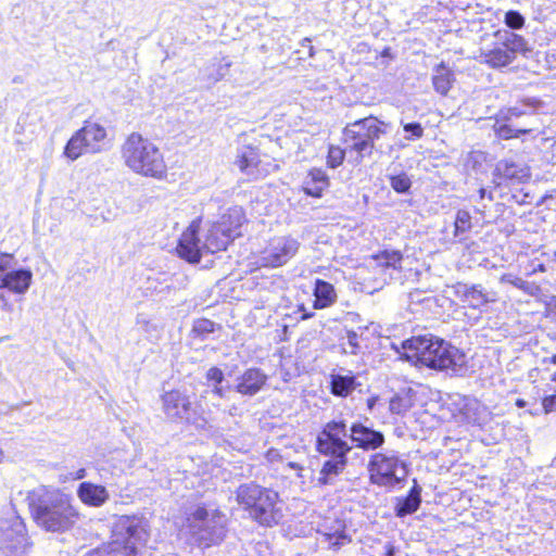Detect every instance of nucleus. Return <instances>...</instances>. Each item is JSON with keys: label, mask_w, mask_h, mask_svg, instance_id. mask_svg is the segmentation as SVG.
<instances>
[{"label": "nucleus", "mask_w": 556, "mask_h": 556, "mask_svg": "<svg viewBox=\"0 0 556 556\" xmlns=\"http://www.w3.org/2000/svg\"><path fill=\"white\" fill-rule=\"evenodd\" d=\"M384 442L383 432L361 421L352 422L351 426L344 419L326 422L316 437V451L328 457L319 471V484H331L345 470L348 455L353 447L366 452L377 451Z\"/></svg>", "instance_id": "nucleus-1"}, {"label": "nucleus", "mask_w": 556, "mask_h": 556, "mask_svg": "<svg viewBox=\"0 0 556 556\" xmlns=\"http://www.w3.org/2000/svg\"><path fill=\"white\" fill-rule=\"evenodd\" d=\"M26 500L35 523L47 532L64 533L79 519L71 495L59 489L41 485L30 491Z\"/></svg>", "instance_id": "nucleus-2"}, {"label": "nucleus", "mask_w": 556, "mask_h": 556, "mask_svg": "<svg viewBox=\"0 0 556 556\" xmlns=\"http://www.w3.org/2000/svg\"><path fill=\"white\" fill-rule=\"evenodd\" d=\"M403 357L417 366L459 375L466 368V355L450 342L432 334L412 337L402 342Z\"/></svg>", "instance_id": "nucleus-3"}, {"label": "nucleus", "mask_w": 556, "mask_h": 556, "mask_svg": "<svg viewBox=\"0 0 556 556\" xmlns=\"http://www.w3.org/2000/svg\"><path fill=\"white\" fill-rule=\"evenodd\" d=\"M148 538V525L143 518L122 516L114 523L111 540L85 556H135Z\"/></svg>", "instance_id": "nucleus-4"}, {"label": "nucleus", "mask_w": 556, "mask_h": 556, "mask_svg": "<svg viewBox=\"0 0 556 556\" xmlns=\"http://www.w3.org/2000/svg\"><path fill=\"white\" fill-rule=\"evenodd\" d=\"M236 498L249 517L264 527L278 525L282 519L279 495L271 489L249 482L239 485Z\"/></svg>", "instance_id": "nucleus-5"}, {"label": "nucleus", "mask_w": 556, "mask_h": 556, "mask_svg": "<svg viewBox=\"0 0 556 556\" xmlns=\"http://www.w3.org/2000/svg\"><path fill=\"white\" fill-rule=\"evenodd\" d=\"M122 157L137 174L161 178L166 165L159 148L138 132L130 134L122 146Z\"/></svg>", "instance_id": "nucleus-6"}, {"label": "nucleus", "mask_w": 556, "mask_h": 556, "mask_svg": "<svg viewBox=\"0 0 556 556\" xmlns=\"http://www.w3.org/2000/svg\"><path fill=\"white\" fill-rule=\"evenodd\" d=\"M188 526L195 543L207 548L224 541L227 517L217 508L198 506L188 517Z\"/></svg>", "instance_id": "nucleus-7"}, {"label": "nucleus", "mask_w": 556, "mask_h": 556, "mask_svg": "<svg viewBox=\"0 0 556 556\" xmlns=\"http://www.w3.org/2000/svg\"><path fill=\"white\" fill-rule=\"evenodd\" d=\"M386 123L374 116H368L351 124L343 130L346 150L357 154L356 160L370 156L375 148V141L386 134Z\"/></svg>", "instance_id": "nucleus-8"}, {"label": "nucleus", "mask_w": 556, "mask_h": 556, "mask_svg": "<svg viewBox=\"0 0 556 556\" xmlns=\"http://www.w3.org/2000/svg\"><path fill=\"white\" fill-rule=\"evenodd\" d=\"M367 471L372 484L388 489L401 484L408 473L405 460L401 459L395 451L371 454L367 464Z\"/></svg>", "instance_id": "nucleus-9"}, {"label": "nucleus", "mask_w": 556, "mask_h": 556, "mask_svg": "<svg viewBox=\"0 0 556 556\" xmlns=\"http://www.w3.org/2000/svg\"><path fill=\"white\" fill-rule=\"evenodd\" d=\"M496 42L490 49L481 50L480 58L483 63L492 68H502L510 65L518 53L526 54L529 51L526 39L508 30L495 33Z\"/></svg>", "instance_id": "nucleus-10"}, {"label": "nucleus", "mask_w": 556, "mask_h": 556, "mask_svg": "<svg viewBox=\"0 0 556 556\" xmlns=\"http://www.w3.org/2000/svg\"><path fill=\"white\" fill-rule=\"evenodd\" d=\"M106 129L97 123L86 122L67 141L64 155L71 161L83 154H96L110 148Z\"/></svg>", "instance_id": "nucleus-11"}, {"label": "nucleus", "mask_w": 556, "mask_h": 556, "mask_svg": "<svg viewBox=\"0 0 556 556\" xmlns=\"http://www.w3.org/2000/svg\"><path fill=\"white\" fill-rule=\"evenodd\" d=\"M29 547L26 527L21 517L11 514L0 519V551L4 556H22Z\"/></svg>", "instance_id": "nucleus-12"}, {"label": "nucleus", "mask_w": 556, "mask_h": 556, "mask_svg": "<svg viewBox=\"0 0 556 556\" xmlns=\"http://www.w3.org/2000/svg\"><path fill=\"white\" fill-rule=\"evenodd\" d=\"M162 404L163 412L169 419L192 424L197 428H204L206 420L193 416L192 403L187 391L175 389L165 392L162 395Z\"/></svg>", "instance_id": "nucleus-13"}, {"label": "nucleus", "mask_w": 556, "mask_h": 556, "mask_svg": "<svg viewBox=\"0 0 556 556\" xmlns=\"http://www.w3.org/2000/svg\"><path fill=\"white\" fill-rule=\"evenodd\" d=\"M299 248L300 242L290 236L274 237L262 251L258 262L264 267L283 266L294 257Z\"/></svg>", "instance_id": "nucleus-14"}, {"label": "nucleus", "mask_w": 556, "mask_h": 556, "mask_svg": "<svg viewBox=\"0 0 556 556\" xmlns=\"http://www.w3.org/2000/svg\"><path fill=\"white\" fill-rule=\"evenodd\" d=\"M200 220H193L181 233L178 244V255L189 263H199L203 252H206L204 240L199 235Z\"/></svg>", "instance_id": "nucleus-15"}, {"label": "nucleus", "mask_w": 556, "mask_h": 556, "mask_svg": "<svg viewBox=\"0 0 556 556\" xmlns=\"http://www.w3.org/2000/svg\"><path fill=\"white\" fill-rule=\"evenodd\" d=\"M236 165L241 173L254 180L269 174L273 166L270 162L261 160L258 151L252 147H243L238 150Z\"/></svg>", "instance_id": "nucleus-16"}, {"label": "nucleus", "mask_w": 556, "mask_h": 556, "mask_svg": "<svg viewBox=\"0 0 556 556\" xmlns=\"http://www.w3.org/2000/svg\"><path fill=\"white\" fill-rule=\"evenodd\" d=\"M454 293L471 308H480L492 301L489 292L481 285L458 282L454 286Z\"/></svg>", "instance_id": "nucleus-17"}, {"label": "nucleus", "mask_w": 556, "mask_h": 556, "mask_svg": "<svg viewBox=\"0 0 556 556\" xmlns=\"http://www.w3.org/2000/svg\"><path fill=\"white\" fill-rule=\"evenodd\" d=\"M266 381L267 376L260 368H249L237 379L235 390L242 395L253 396Z\"/></svg>", "instance_id": "nucleus-18"}, {"label": "nucleus", "mask_w": 556, "mask_h": 556, "mask_svg": "<svg viewBox=\"0 0 556 556\" xmlns=\"http://www.w3.org/2000/svg\"><path fill=\"white\" fill-rule=\"evenodd\" d=\"M494 176L515 185L525 182L530 177V173L529 168L522 164L503 160L496 164Z\"/></svg>", "instance_id": "nucleus-19"}, {"label": "nucleus", "mask_w": 556, "mask_h": 556, "mask_svg": "<svg viewBox=\"0 0 556 556\" xmlns=\"http://www.w3.org/2000/svg\"><path fill=\"white\" fill-rule=\"evenodd\" d=\"M78 498L86 505L100 507L109 500V492L103 485L91 482H81L77 489Z\"/></svg>", "instance_id": "nucleus-20"}, {"label": "nucleus", "mask_w": 556, "mask_h": 556, "mask_svg": "<svg viewBox=\"0 0 556 556\" xmlns=\"http://www.w3.org/2000/svg\"><path fill=\"white\" fill-rule=\"evenodd\" d=\"M33 273L27 268L9 269L2 289L17 294H24L30 287Z\"/></svg>", "instance_id": "nucleus-21"}, {"label": "nucleus", "mask_w": 556, "mask_h": 556, "mask_svg": "<svg viewBox=\"0 0 556 556\" xmlns=\"http://www.w3.org/2000/svg\"><path fill=\"white\" fill-rule=\"evenodd\" d=\"M421 486L417 483V480L414 479V485L410 488L408 494L405 497H396L394 507L395 516L403 518L417 511L421 504Z\"/></svg>", "instance_id": "nucleus-22"}, {"label": "nucleus", "mask_w": 556, "mask_h": 556, "mask_svg": "<svg viewBox=\"0 0 556 556\" xmlns=\"http://www.w3.org/2000/svg\"><path fill=\"white\" fill-rule=\"evenodd\" d=\"M245 222L243 210L239 206L230 207L223 214L216 223L224 228L226 235H230V240L241 236L240 228Z\"/></svg>", "instance_id": "nucleus-23"}, {"label": "nucleus", "mask_w": 556, "mask_h": 556, "mask_svg": "<svg viewBox=\"0 0 556 556\" xmlns=\"http://www.w3.org/2000/svg\"><path fill=\"white\" fill-rule=\"evenodd\" d=\"M225 231L217 223H213L207 228L204 239L207 253H216L227 249L231 240L230 235H226Z\"/></svg>", "instance_id": "nucleus-24"}, {"label": "nucleus", "mask_w": 556, "mask_h": 556, "mask_svg": "<svg viewBox=\"0 0 556 556\" xmlns=\"http://www.w3.org/2000/svg\"><path fill=\"white\" fill-rule=\"evenodd\" d=\"M329 186L327 174L320 168H313L308 172L304 182L303 190L307 195L320 198L323 191Z\"/></svg>", "instance_id": "nucleus-25"}, {"label": "nucleus", "mask_w": 556, "mask_h": 556, "mask_svg": "<svg viewBox=\"0 0 556 556\" xmlns=\"http://www.w3.org/2000/svg\"><path fill=\"white\" fill-rule=\"evenodd\" d=\"M315 309H323L331 306L337 301V293L333 286L325 280L317 279L314 287Z\"/></svg>", "instance_id": "nucleus-26"}, {"label": "nucleus", "mask_w": 556, "mask_h": 556, "mask_svg": "<svg viewBox=\"0 0 556 556\" xmlns=\"http://www.w3.org/2000/svg\"><path fill=\"white\" fill-rule=\"evenodd\" d=\"M462 413L468 424L482 427L490 419V413L486 407L479 403L477 400H467Z\"/></svg>", "instance_id": "nucleus-27"}, {"label": "nucleus", "mask_w": 556, "mask_h": 556, "mask_svg": "<svg viewBox=\"0 0 556 556\" xmlns=\"http://www.w3.org/2000/svg\"><path fill=\"white\" fill-rule=\"evenodd\" d=\"M357 387L353 375L333 374L330 377V391L340 397L349 396Z\"/></svg>", "instance_id": "nucleus-28"}, {"label": "nucleus", "mask_w": 556, "mask_h": 556, "mask_svg": "<svg viewBox=\"0 0 556 556\" xmlns=\"http://www.w3.org/2000/svg\"><path fill=\"white\" fill-rule=\"evenodd\" d=\"M455 77L452 70L446 67L443 63L434 68L432 75V85L434 90L441 96H446L450 91Z\"/></svg>", "instance_id": "nucleus-29"}, {"label": "nucleus", "mask_w": 556, "mask_h": 556, "mask_svg": "<svg viewBox=\"0 0 556 556\" xmlns=\"http://www.w3.org/2000/svg\"><path fill=\"white\" fill-rule=\"evenodd\" d=\"M231 63L226 59L213 61L203 72V77L208 84H215L229 73Z\"/></svg>", "instance_id": "nucleus-30"}, {"label": "nucleus", "mask_w": 556, "mask_h": 556, "mask_svg": "<svg viewBox=\"0 0 556 556\" xmlns=\"http://www.w3.org/2000/svg\"><path fill=\"white\" fill-rule=\"evenodd\" d=\"M403 255L400 251L384 250L376 255H372V261L376 267L401 269Z\"/></svg>", "instance_id": "nucleus-31"}, {"label": "nucleus", "mask_w": 556, "mask_h": 556, "mask_svg": "<svg viewBox=\"0 0 556 556\" xmlns=\"http://www.w3.org/2000/svg\"><path fill=\"white\" fill-rule=\"evenodd\" d=\"M522 103L523 106L529 108V111L520 106H514L509 108L506 112H501L498 116H501L503 122H511L513 118L534 112L542 104V102L535 98H527Z\"/></svg>", "instance_id": "nucleus-32"}, {"label": "nucleus", "mask_w": 556, "mask_h": 556, "mask_svg": "<svg viewBox=\"0 0 556 556\" xmlns=\"http://www.w3.org/2000/svg\"><path fill=\"white\" fill-rule=\"evenodd\" d=\"M509 123L510 122H503L501 116L497 117L496 123L494 124V131L498 138L508 140L511 138H518L520 135L531 132V128L515 129Z\"/></svg>", "instance_id": "nucleus-33"}, {"label": "nucleus", "mask_w": 556, "mask_h": 556, "mask_svg": "<svg viewBox=\"0 0 556 556\" xmlns=\"http://www.w3.org/2000/svg\"><path fill=\"white\" fill-rule=\"evenodd\" d=\"M471 227L472 224L470 213L465 210L457 211L454 222V238L458 239V241H463V236L468 232Z\"/></svg>", "instance_id": "nucleus-34"}, {"label": "nucleus", "mask_w": 556, "mask_h": 556, "mask_svg": "<svg viewBox=\"0 0 556 556\" xmlns=\"http://www.w3.org/2000/svg\"><path fill=\"white\" fill-rule=\"evenodd\" d=\"M413 406V399L409 392L396 393L389 404V409L392 414L403 415L408 412Z\"/></svg>", "instance_id": "nucleus-35"}, {"label": "nucleus", "mask_w": 556, "mask_h": 556, "mask_svg": "<svg viewBox=\"0 0 556 556\" xmlns=\"http://www.w3.org/2000/svg\"><path fill=\"white\" fill-rule=\"evenodd\" d=\"M507 281L528 295L538 298L542 293L541 287L535 282H530L519 277L507 278Z\"/></svg>", "instance_id": "nucleus-36"}, {"label": "nucleus", "mask_w": 556, "mask_h": 556, "mask_svg": "<svg viewBox=\"0 0 556 556\" xmlns=\"http://www.w3.org/2000/svg\"><path fill=\"white\" fill-rule=\"evenodd\" d=\"M390 186L397 193H406L412 187V181L407 174L401 173L389 177Z\"/></svg>", "instance_id": "nucleus-37"}, {"label": "nucleus", "mask_w": 556, "mask_h": 556, "mask_svg": "<svg viewBox=\"0 0 556 556\" xmlns=\"http://www.w3.org/2000/svg\"><path fill=\"white\" fill-rule=\"evenodd\" d=\"M215 330V323L206 319L201 318L194 321L192 331L195 336L204 338L208 333H212Z\"/></svg>", "instance_id": "nucleus-38"}, {"label": "nucleus", "mask_w": 556, "mask_h": 556, "mask_svg": "<svg viewBox=\"0 0 556 556\" xmlns=\"http://www.w3.org/2000/svg\"><path fill=\"white\" fill-rule=\"evenodd\" d=\"M525 17L518 11L510 10L506 12L504 23L510 29H521L525 26Z\"/></svg>", "instance_id": "nucleus-39"}, {"label": "nucleus", "mask_w": 556, "mask_h": 556, "mask_svg": "<svg viewBox=\"0 0 556 556\" xmlns=\"http://www.w3.org/2000/svg\"><path fill=\"white\" fill-rule=\"evenodd\" d=\"M346 151H348L346 149L343 150L340 147L331 146L328 151L327 164L331 168H337L338 166H340L343 163Z\"/></svg>", "instance_id": "nucleus-40"}, {"label": "nucleus", "mask_w": 556, "mask_h": 556, "mask_svg": "<svg viewBox=\"0 0 556 556\" xmlns=\"http://www.w3.org/2000/svg\"><path fill=\"white\" fill-rule=\"evenodd\" d=\"M327 540L332 547L339 549L345 544L351 542V538L345 533L344 530H336L332 533H327Z\"/></svg>", "instance_id": "nucleus-41"}, {"label": "nucleus", "mask_w": 556, "mask_h": 556, "mask_svg": "<svg viewBox=\"0 0 556 556\" xmlns=\"http://www.w3.org/2000/svg\"><path fill=\"white\" fill-rule=\"evenodd\" d=\"M403 129L407 134L405 139L409 141L420 139L424 136L422 126L416 122L403 124Z\"/></svg>", "instance_id": "nucleus-42"}, {"label": "nucleus", "mask_w": 556, "mask_h": 556, "mask_svg": "<svg viewBox=\"0 0 556 556\" xmlns=\"http://www.w3.org/2000/svg\"><path fill=\"white\" fill-rule=\"evenodd\" d=\"M205 378L207 380L208 386L213 387L216 384H222L224 382L225 374L220 368L213 366L206 370Z\"/></svg>", "instance_id": "nucleus-43"}, {"label": "nucleus", "mask_w": 556, "mask_h": 556, "mask_svg": "<svg viewBox=\"0 0 556 556\" xmlns=\"http://www.w3.org/2000/svg\"><path fill=\"white\" fill-rule=\"evenodd\" d=\"M12 260L13 257L9 254L0 256V289H2L8 270L12 268Z\"/></svg>", "instance_id": "nucleus-44"}, {"label": "nucleus", "mask_w": 556, "mask_h": 556, "mask_svg": "<svg viewBox=\"0 0 556 556\" xmlns=\"http://www.w3.org/2000/svg\"><path fill=\"white\" fill-rule=\"evenodd\" d=\"M346 340H348L349 350L345 349V352L353 354V355L357 354L358 351L361 350V345L358 342V334L353 330H349L346 332Z\"/></svg>", "instance_id": "nucleus-45"}, {"label": "nucleus", "mask_w": 556, "mask_h": 556, "mask_svg": "<svg viewBox=\"0 0 556 556\" xmlns=\"http://www.w3.org/2000/svg\"><path fill=\"white\" fill-rule=\"evenodd\" d=\"M542 405L545 413L556 412V394L545 396Z\"/></svg>", "instance_id": "nucleus-46"}, {"label": "nucleus", "mask_w": 556, "mask_h": 556, "mask_svg": "<svg viewBox=\"0 0 556 556\" xmlns=\"http://www.w3.org/2000/svg\"><path fill=\"white\" fill-rule=\"evenodd\" d=\"M229 389H230L229 386L224 387L223 383H222V384L213 386L211 392H212L213 395H215V396H217L219 399H223V397L226 396V392Z\"/></svg>", "instance_id": "nucleus-47"}, {"label": "nucleus", "mask_w": 556, "mask_h": 556, "mask_svg": "<svg viewBox=\"0 0 556 556\" xmlns=\"http://www.w3.org/2000/svg\"><path fill=\"white\" fill-rule=\"evenodd\" d=\"M299 311L303 313L301 316L302 320L308 319L314 315V313H307L303 304L299 306Z\"/></svg>", "instance_id": "nucleus-48"}, {"label": "nucleus", "mask_w": 556, "mask_h": 556, "mask_svg": "<svg viewBox=\"0 0 556 556\" xmlns=\"http://www.w3.org/2000/svg\"><path fill=\"white\" fill-rule=\"evenodd\" d=\"M279 456H280V455H279V452H278L277 450L271 448V450H269V451L267 452V458H268L269 460H271V462H273V460H276L277 458H279Z\"/></svg>", "instance_id": "nucleus-49"}, {"label": "nucleus", "mask_w": 556, "mask_h": 556, "mask_svg": "<svg viewBox=\"0 0 556 556\" xmlns=\"http://www.w3.org/2000/svg\"><path fill=\"white\" fill-rule=\"evenodd\" d=\"M377 401H378V399H377V397H369V399L367 400V407H368V409H370V410H371V409L375 407V405H376Z\"/></svg>", "instance_id": "nucleus-50"}, {"label": "nucleus", "mask_w": 556, "mask_h": 556, "mask_svg": "<svg viewBox=\"0 0 556 556\" xmlns=\"http://www.w3.org/2000/svg\"><path fill=\"white\" fill-rule=\"evenodd\" d=\"M85 476H86V470L79 469L76 473V479H83V478H85Z\"/></svg>", "instance_id": "nucleus-51"}, {"label": "nucleus", "mask_w": 556, "mask_h": 556, "mask_svg": "<svg viewBox=\"0 0 556 556\" xmlns=\"http://www.w3.org/2000/svg\"><path fill=\"white\" fill-rule=\"evenodd\" d=\"M545 270H546L545 265L539 264L538 267L533 271L544 273Z\"/></svg>", "instance_id": "nucleus-52"}, {"label": "nucleus", "mask_w": 556, "mask_h": 556, "mask_svg": "<svg viewBox=\"0 0 556 556\" xmlns=\"http://www.w3.org/2000/svg\"><path fill=\"white\" fill-rule=\"evenodd\" d=\"M479 195H480V199H483L484 197H486V190L484 188H480Z\"/></svg>", "instance_id": "nucleus-53"}, {"label": "nucleus", "mask_w": 556, "mask_h": 556, "mask_svg": "<svg viewBox=\"0 0 556 556\" xmlns=\"http://www.w3.org/2000/svg\"><path fill=\"white\" fill-rule=\"evenodd\" d=\"M289 466L293 469H302V467L298 463H289Z\"/></svg>", "instance_id": "nucleus-54"}, {"label": "nucleus", "mask_w": 556, "mask_h": 556, "mask_svg": "<svg viewBox=\"0 0 556 556\" xmlns=\"http://www.w3.org/2000/svg\"><path fill=\"white\" fill-rule=\"evenodd\" d=\"M551 364L556 365V353L548 361Z\"/></svg>", "instance_id": "nucleus-55"}, {"label": "nucleus", "mask_w": 556, "mask_h": 556, "mask_svg": "<svg viewBox=\"0 0 556 556\" xmlns=\"http://www.w3.org/2000/svg\"><path fill=\"white\" fill-rule=\"evenodd\" d=\"M3 459H4V452H3L2 447L0 446V463H2Z\"/></svg>", "instance_id": "nucleus-56"}, {"label": "nucleus", "mask_w": 556, "mask_h": 556, "mask_svg": "<svg viewBox=\"0 0 556 556\" xmlns=\"http://www.w3.org/2000/svg\"><path fill=\"white\" fill-rule=\"evenodd\" d=\"M516 404L519 407H523L525 406V401L523 400H518Z\"/></svg>", "instance_id": "nucleus-57"}, {"label": "nucleus", "mask_w": 556, "mask_h": 556, "mask_svg": "<svg viewBox=\"0 0 556 556\" xmlns=\"http://www.w3.org/2000/svg\"><path fill=\"white\" fill-rule=\"evenodd\" d=\"M309 42H311V40L308 38H305V39H303L302 46L305 47Z\"/></svg>", "instance_id": "nucleus-58"}, {"label": "nucleus", "mask_w": 556, "mask_h": 556, "mask_svg": "<svg viewBox=\"0 0 556 556\" xmlns=\"http://www.w3.org/2000/svg\"><path fill=\"white\" fill-rule=\"evenodd\" d=\"M388 556H393V548L391 547L388 553H387Z\"/></svg>", "instance_id": "nucleus-59"}, {"label": "nucleus", "mask_w": 556, "mask_h": 556, "mask_svg": "<svg viewBox=\"0 0 556 556\" xmlns=\"http://www.w3.org/2000/svg\"><path fill=\"white\" fill-rule=\"evenodd\" d=\"M309 55L313 56L314 55V50H313V47L309 46Z\"/></svg>", "instance_id": "nucleus-60"}, {"label": "nucleus", "mask_w": 556, "mask_h": 556, "mask_svg": "<svg viewBox=\"0 0 556 556\" xmlns=\"http://www.w3.org/2000/svg\"><path fill=\"white\" fill-rule=\"evenodd\" d=\"M488 198H489L491 201L493 200L492 192H489Z\"/></svg>", "instance_id": "nucleus-61"}, {"label": "nucleus", "mask_w": 556, "mask_h": 556, "mask_svg": "<svg viewBox=\"0 0 556 556\" xmlns=\"http://www.w3.org/2000/svg\"><path fill=\"white\" fill-rule=\"evenodd\" d=\"M552 380L556 382V372L553 375Z\"/></svg>", "instance_id": "nucleus-62"}]
</instances>
